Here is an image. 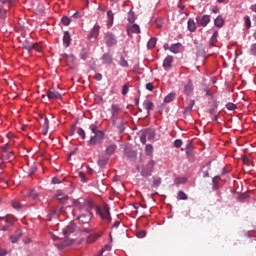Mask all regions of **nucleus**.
Returning <instances> with one entry per match:
<instances>
[{"mask_svg":"<svg viewBox=\"0 0 256 256\" xmlns=\"http://www.w3.org/2000/svg\"><path fill=\"white\" fill-rule=\"evenodd\" d=\"M89 129L94 134L90 137L89 145H101V143H103V139H105V132L99 130L95 124L90 125Z\"/></svg>","mask_w":256,"mask_h":256,"instance_id":"f257e3e1","label":"nucleus"},{"mask_svg":"<svg viewBox=\"0 0 256 256\" xmlns=\"http://www.w3.org/2000/svg\"><path fill=\"white\" fill-rule=\"evenodd\" d=\"M74 215L76 216V219H79L80 223H89L91 219L93 218V213H91V210H74Z\"/></svg>","mask_w":256,"mask_h":256,"instance_id":"f03ea898","label":"nucleus"},{"mask_svg":"<svg viewBox=\"0 0 256 256\" xmlns=\"http://www.w3.org/2000/svg\"><path fill=\"white\" fill-rule=\"evenodd\" d=\"M73 205L76 210L79 211H91L93 209V201L91 200H73Z\"/></svg>","mask_w":256,"mask_h":256,"instance_id":"7ed1b4c3","label":"nucleus"},{"mask_svg":"<svg viewBox=\"0 0 256 256\" xmlns=\"http://www.w3.org/2000/svg\"><path fill=\"white\" fill-rule=\"evenodd\" d=\"M12 159H15V154H13V151L9 149V144H5L1 148V163H5V161H11Z\"/></svg>","mask_w":256,"mask_h":256,"instance_id":"20e7f679","label":"nucleus"},{"mask_svg":"<svg viewBox=\"0 0 256 256\" xmlns=\"http://www.w3.org/2000/svg\"><path fill=\"white\" fill-rule=\"evenodd\" d=\"M155 169V160H149L146 165L142 167L140 174L142 177H151L153 175V171Z\"/></svg>","mask_w":256,"mask_h":256,"instance_id":"39448f33","label":"nucleus"},{"mask_svg":"<svg viewBox=\"0 0 256 256\" xmlns=\"http://www.w3.org/2000/svg\"><path fill=\"white\" fill-rule=\"evenodd\" d=\"M97 213L100 215L101 219L107 221V223H111V212L109 206L104 205L102 208H97Z\"/></svg>","mask_w":256,"mask_h":256,"instance_id":"423d86ee","label":"nucleus"},{"mask_svg":"<svg viewBox=\"0 0 256 256\" xmlns=\"http://www.w3.org/2000/svg\"><path fill=\"white\" fill-rule=\"evenodd\" d=\"M153 139H155V130H153V129L144 130L140 136V141L143 145H145V143H147V140L153 141Z\"/></svg>","mask_w":256,"mask_h":256,"instance_id":"0eeeda50","label":"nucleus"},{"mask_svg":"<svg viewBox=\"0 0 256 256\" xmlns=\"http://www.w3.org/2000/svg\"><path fill=\"white\" fill-rule=\"evenodd\" d=\"M104 41L108 47H115V45L117 44V37H115V34L107 32L104 35Z\"/></svg>","mask_w":256,"mask_h":256,"instance_id":"6e6552de","label":"nucleus"},{"mask_svg":"<svg viewBox=\"0 0 256 256\" xmlns=\"http://www.w3.org/2000/svg\"><path fill=\"white\" fill-rule=\"evenodd\" d=\"M120 107L117 104L111 105V119L113 121V125H117V116L119 115Z\"/></svg>","mask_w":256,"mask_h":256,"instance_id":"1a4fd4ad","label":"nucleus"},{"mask_svg":"<svg viewBox=\"0 0 256 256\" xmlns=\"http://www.w3.org/2000/svg\"><path fill=\"white\" fill-rule=\"evenodd\" d=\"M101 29V26L99 24H95L94 27L91 29L90 33L87 36V39L91 41V39H97L99 37V31Z\"/></svg>","mask_w":256,"mask_h":256,"instance_id":"9d476101","label":"nucleus"},{"mask_svg":"<svg viewBox=\"0 0 256 256\" xmlns=\"http://www.w3.org/2000/svg\"><path fill=\"white\" fill-rule=\"evenodd\" d=\"M197 23L200 27H207L211 23V16L203 15L202 17L196 18Z\"/></svg>","mask_w":256,"mask_h":256,"instance_id":"9b49d317","label":"nucleus"},{"mask_svg":"<svg viewBox=\"0 0 256 256\" xmlns=\"http://www.w3.org/2000/svg\"><path fill=\"white\" fill-rule=\"evenodd\" d=\"M132 33L139 34L141 33V28L137 24H132L127 26V35L128 37H133Z\"/></svg>","mask_w":256,"mask_h":256,"instance_id":"f8f14e48","label":"nucleus"},{"mask_svg":"<svg viewBox=\"0 0 256 256\" xmlns=\"http://www.w3.org/2000/svg\"><path fill=\"white\" fill-rule=\"evenodd\" d=\"M173 56L168 55L163 61V68L165 71H171V67H173Z\"/></svg>","mask_w":256,"mask_h":256,"instance_id":"ddd939ff","label":"nucleus"},{"mask_svg":"<svg viewBox=\"0 0 256 256\" xmlns=\"http://www.w3.org/2000/svg\"><path fill=\"white\" fill-rule=\"evenodd\" d=\"M63 213V207H55L51 210V213L48 214V221H51L53 218L59 217Z\"/></svg>","mask_w":256,"mask_h":256,"instance_id":"4468645a","label":"nucleus"},{"mask_svg":"<svg viewBox=\"0 0 256 256\" xmlns=\"http://www.w3.org/2000/svg\"><path fill=\"white\" fill-rule=\"evenodd\" d=\"M24 197H31L33 201H39V197H41V194L35 190V188L30 189Z\"/></svg>","mask_w":256,"mask_h":256,"instance_id":"2eb2a0df","label":"nucleus"},{"mask_svg":"<svg viewBox=\"0 0 256 256\" xmlns=\"http://www.w3.org/2000/svg\"><path fill=\"white\" fill-rule=\"evenodd\" d=\"M63 45H64V47H70V45H71V34L69 33V31L64 32Z\"/></svg>","mask_w":256,"mask_h":256,"instance_id":"dca6fc26","label":"nucleus"},{"mask_svg":"<svg viewBox=\"0 0 256 256\" xmlns=\"http://www.w3.org/2000/svg\"><path fill=\"white\" fill-rule=\"evenodd\" d=\"M0 220L5 221L7 223V225H4L2 227V231H7V229H9V227H13V221L8 219L7 216H0Z\"/></svg>","mask_w":256,"mask_h":256,"instance_id":"f3484780","label":"nucleus"},{"mask_svg":"<svg viewBox=\"0 0 256 256\" xmlns=\"http://www.w3.org/2000/svg\"><path fill=\"white\" fill-rule=\"evenodd\" d=\"M102 61L104 65H111V63H113V56L109 53H105L102 56Z\"/></svg>","mask_w":256,"mask_h":256,"instance_id":"a211bd4d","label":"nucleus"},{"mask_svg":"<svg viewBox=\"0 0 256 256\" xmlns=\"http://www.w3.org/2000/svg\"><path fill=\"white\" fill-rule=\"evenodd\" d=\"M56 199H58V201H60V203H65L66 201L69 200V196L64 194L63 192L61 191H58L56 193Z\"/></svg>","mask_w":256,"mask_h":256,"instance_id":"6ab92c4d","label":"nucleus"},{"mask_svg":"<svg viewBox=\"0 0 256 256\" xmlns=\"http://www.w3.org/2000/svg\"><path fill=\"white\" fill-rule=\"evenodd\" d=\"M71 233H75V224H70L63 230V235L66 237H69Z\"/></svg>","mask_w":256,"mask_h":256,"instance_id":"aec40b11","label":"nucleus"},{"mask_svg":"<svg viewBox=\"0 0 256 256\" xmlns=\"http://www.w3.org/2000/svg\"><path fill=\"white\" fill-rule=\"evenodd\" d=\"M48 99H61V94L55 90H49L47 92Z\"/></svg>","mask_w":256,"mask_h":256,"instance_id":"412c9836","label":"nucleus"},{"mask_svg":"<svg viewBox=\"0 0 256 256\" xmlns=\"http://www.w3.org/2000/svg\"><path fill=\"white\" fill-rule=\"evenodd\" d=\"M185 95H191L193 93V82L191 80L184 86Z\"/></svg>","mask_w":256,"mask_h":256,"instance_id":"4be33fe9","label":"nucleus"},{"mask_svg":"<svg viewBox=\"0 0 256 256\" xmlns=\"http://www.w3.org/2000/svg\"><path fill=\"white\" fill-rule=\"evenodd\" d=\"M217 37H219V32L214 31L213 35L211 36V38L209 40V47L210 48L215 47V43H217Z\"/></svg>","mask_w":256,"mask_h":256,"instance_id":"5701e85b","label":"nucleus"},{"mask_svg":"<svg viewBox=\"0 0 256 256\" xmlns=\"http://www.w3.org/2000/svg\"><path fill=\"white\" fill-rule=\"evenodd\" d=\"M114 13L113 11L109 10L107 12V17H108V21H107V27L108 29H111V27H113V20H114Z\"/></svg>","mask_w":256,"mask_h":256,"instance_id":"b1692460","label":"nucleus"},{"mask_svg":"<svg viewBox=\"0 0 256 256\" xmlns=\"http://www.w3.org/2000/svg\"><path fill=\"white\" fill-rule=\"evenodd\" d=\"M214 25L215 27H223V25H225V19H223V16H218L215 20H214Z\"/></svg>","mask_w":256,"mask_h":256,"instance_id":"393cba45","label":"nucleus"},{"mask_svg":"<svg viewBox=\"0 0 256 256\" xmlns=\"http://www.w3.org/2000/svg\"><path fill=\"white\" fill-rule=\"evenodd\" d=\"M187 25H188V31H190V33H194V31L197 30V26L195 25V20L189 19Z\"/></svg>","mask_w":256,"mask_h":256,"instance_id":"a878e982","label":"nucleus"},{"mask_svg":"<svg viewBox=\"0 0 256 256\" xmlns=\"http://www.w3.org/2000/svg\"><path fill=\"white\" fill-rule=\"evenodd\" d=\"M117 151V146L115 144H110L106 148V155H113Z\"/></svg>","mask_w":256,"mask_h":256,"instance_id":"bb28decb","label":"nucleus"},{"mask_svg":"<svg viewBox=\"0 0 256 256\" xmlns=\"http://www.w3.org/2000/svg\"><path fill=\"white\" fill-rule=\"evenodd\" d=\"M175 97H177V94L174 92L169 93L167 96H165L164 103H171L175 100Z\"/></svg>","mask_w":256,"mask_h":256,"instance_id":"cd10ccee","label":"nucleus"},{"mask_svg":"<svg viewBox=\"0 0 256 256\" xmlns=\"http://www.w3.org/2000/svg\"><path fill=\"white\" fill-rule=\"evenodd\" d=\"M42 127H43L42 134L47 135V132L49 131V118H47V117L44 118Z\"/></svg>","mask_w":256,"mask_h":256,"instance_id":"c85d7f7f","label":"nucleus"},{"mask_svg":"<svg viewBox=\"0 0 256 256\" xmlns=\"http://www.w3.org/2000/svg\"><path fill=\"white\" fill-rule=\"evenodd\" d=\"M180 48H181V43H175L170 46V51L171 53H174L175 55H177V53H179Z\"/></svg>","mask_w":256,"mask_h":256,"instance_id":"c756f323","label":"nucleus"},{"mask_svg":"<svg viewBox=\"0 0 256 256\" xmlns=\"http://www.w3.org/2000/svg\"><path fill=\"white\" fill-rule=\"evenodd\" d=\"M153 102L149 101V100H145L143 102V107L144 109H146V111H153Z\"/></svg>","mask_w":256,"mask_h":256,"instance_id":"7c9ffc66","label":"nucleus"},{"mask_svg":"<svg viewBox=\"0 0 256 256\" xmlns=\"http://www.w3.org/2000/svg\"><path fill=\"white\" fill-rule=\"evenodd\" d=\"M19 239H21V231H17L16 235H12L10 237L11 243H17L19 241Z\"/></svg>","mask_w":256,"mask_h":256,"instance_id":"2f4dec72","label":"nucleus"},{"mask_svg":"<svg viewBox=\"0 0 256 256\" xmlns=\"http://www.w3.org/2000/svg\"><path fill=\"white\" fill-rule=\"evenodd\" d=\"M156 45H157V38L155 37L150 38L147 44L148 49H154Z\"/></svg>","mask_w":256,"mask_h":256,"instance_id":"473e14b6","label":"nucleus"},{"mask_svg":"<svg viewBox=\"0 0 256 256\" xmlns=\"http://www.w3.org/2000/svg\"><path fill=\"white\" fill-rule=\"evenodd\" d=\"M195 106V100H190L187 107L184 110V113H190V111H193V107Z\"/></svg>","mask_w":256,"mask_h":256,"instance_id":"72a5a7b5","label":"nucleus"},{"mask_svg":"<svg viewBox=\"0 0 256 256\" xmlns=\"http://www.w3.org/2000/svg\"><path fill=\"white\" fill-rule=\"evenodd\" d=\"M159 185H161V177L154 176L152 187H155V189H157L159 187Z\"/></svg>","mask_w":256,"mask_h":256,"instance_id":"f704fd0d","label":"nucleus"},{"mask_svg":"<svg viewBox=\"0 0 256 256\" xmlns=\"http://www.w3.org/2000/svg\"><path fill=\"white\" fill-rule=\"evenodd\" d=\"M117 129H118L119 133H123V131H125V121H123V119L119 120V124L117 125Z\"/></svg>","mask_w":256,"mask_h":256,"instance_id":"c9c22d12","label":"nucleus"},{"mask_svg":"<svg viewBox=\"0 0 256 256\" xmlns=\"http://www.w3.org/2000/svg\"><path fill=\"white\" fill-rule=\"evenodd\" d=\"M87 57H88L87 49L82 48L80 52V59H82L83 61H87Z\"/></svg>","mask_w":256,"mask_h":256,"instance_id":"e433bc0d","label":"nucleus"},{"mask_svg":"<svg viewBox=\"0 0 256 256\" xmlns=\"http://www.w3.org/2000/svg\"><path fill=\"white\" fill-rule=\"evenodd\" d=\"M178 199L180 201H187V199H189V197L187 196V194H185V192L179 191L178 192Z\"/></svg>","mask_w":256,"mask_h":256,"instance_id":"4c0bfd02","label":"nucleus"},{"mask_svg":"<svg viewBox=\"0 0 256 256\" xmlns=\"http://www.w3.org/2000/svg\"><path fill=\"white\" fill-rule=\"evenodd\" d=\"M61 23L67 27V26L71 25V18H69L68 16H63L61 18Z\"/></svg>","mask_w":256,"mask_h":256,"instance_id":"58836bf2","label":"nucleus"},{"mask_svg":"<svg viewBox=\"0 0 256 256\" xmlns=\"http://www.w3.org/2000/svg\"><path fill=\"white\" fill-rule=\"evenodd\" d=\"M108 162H109V158H100L98 160V165L99 167H105V165H107Z\"/></svg>","mask_w":256,"mask_h":256,"instance_id":"ea45409f","label":"nucleus"},{"mask_svg":"<svg viewBox=\"0 0 256 256\" xmlns=\"http://www.w3.org/2000/svg\"><path fill=\"white\" fill-rule=\"evenodd\" d=\"M218 107H219V103L214 102L212 109L209 110L210 115H215V113H217V108Z\"/></svg>","mask_w":256,"mask_h":256,"instance_id":"a19ab883","label":"nucleus"},{"mask_svg":"<svg viewBox=\"0 0 256 256\" xmlns=\"http://www.w3.org/2000/svg\"><path fill=\"white\" fill-rule=\"evenodd\" d=\"M226 109H228V111H235V109H237V105L233 102H229L226 104Z\"/></svg>","mask_w":256,"mask_h":256,"instance_id":"79ce46f5","label":"nucleus"},{"mask_svg":"<svg viewBox=\"0 0 256 256\" xmlns=\"http://www.w3.org/2000/svg\"><path fill=\"white\" fill-rule=\"evenodd\" d=\"M0 187H2V189H7V187H9V183L6 179L0 178Z\"/></svg>","mask_w":256,"mask_h":256,"instance_id":"37998d69","label":"nucleus"},{"mask_svg":"<svg viewBox=\"0 0 256 256\" xmlns=\"http://www.w3.org/2000/svg\"><path fill=\"white\" fill-rule=\"evenodd\" d=\"M119 65L121 67H129V62H127V60L122 56L120 57Z\"/></svg>","mask_w":256,"mask_h":256,"instance_id":"c03bdc74","label":"nucleus"},{"mask_svg":"<svg viewBox=\"0 0 256 256\" xmlns=\"http://www.w3.org/2000/svg\"><path fill=\"white\" fill-rule=\"evenodd\" d=\"M0 3L3 5L8 4L9 7H13L15 5V0H0Z\"/></svg>","mask_w":256,"mask_h":256,"instance_id":"a18cd8bd","label":"nucleus"},{"mask_svg":"<svg viewBox=\"0 0 256 256\" xmlns=\"http://www.w3.org/2000/svg\"><path fill=\"white\" fill-rule=\"evenodd\" d=\"M244 21H245V27L246 29H251V18L249 16H246L244 18Z\"/></svg>","mask_w":256,"mask_h":256,"instance_id":"49530a36","label":"nucleus"},{"mask_svg":"<svg viewBox=\"0 0 256 256\" xmlns=\"http://www.w3.org/2000/svg\"><path fill=\"white\" fill-rule=\"evenodd\" d=\"M77 134L81 137V139H86L85 130H83V128H78Z\"/></svg>","mask_w":256,"mask_h":256,"instance_id":"de8ad7c7","label":"nucleus"},{"mask_svg":"<svg viewBox=\"0 0 256 256\" xmlns=\"http://www.w3.org/2000/svg\"><path fill=\"white\" fill-rule=\"evenodd\" d=\"M128 21L130 23H135V13H133L131 11L128 13Z\"/></svg>","mask_w":256,"mask_h":256,"instance_id":"09e8293b","label":"nucleus"},{"mask_svg":"<svg viewBox=\"0 0 256 256\" xmlns=\"http://www.w3.org/2000/svg\"><path fill=\"white\" fill-rule=\"evenodd\" d=\"M147 235V231L142 230L136 233V236L138 237V239H143V237H146Z\"/></svg>","mask_w":256,"mask_h":256,"instance_id":"8fccbe9b","label":"nucleus"},{"mask_svg":"<svg viewBox=\"0 0 256 256\" xmlns=\"http://www.w3.org/2000/svg\"><path fill=\"white\" fill-rule=\"evenodd\" d=\"M12 207L13 209H17L19 211V209H21V202L13 201Z\"/></svg>","mask_w":256,"mask_h":256,"instance_id":"3c124183","label":"nucleus"},{"mask_svg":"<svg viewBox=\"0 0 256 256\" xmlns=\"http://www.w3.org/2000/svg\"><path fill=\"white\" fill-rule=\"evenodd\" d=\"M181 145H183V141H181V139L174 141V147H176V149H180Z\"/></svg>","mask_w":256,"mask_h":256,"instance_id":"603ef678","label":"nucleus"},{"mask_svg":"<svg viewBox=\"0 0 256 256\" xmlns=\"http://www.w3.org/2000/svg\"><path fill=\"white\" fill-rule=\"evenodd\" d=\"M250 54L256 56V43L250 46Z\"/></svg>","mask_w":256,"mask_h":256,"instance_id":"864d4df0","label":"nucleus"},{"mask_svg":"<svg viewBox=\"0 0 256 256\" xmlns=\"http://www.w3.org/2000/svg\"><path fill=\"white\" fill-rule=\"evenodd\" d=\"M127 93H129V85L125 84L122 87V95H127Z\"/></svg>","mask_w":256,"mask_h":256,"instance_id":"5fc2aeb1","label":"nucleus"},{"mask_svg":"<svg viewBox=\"0 0 256 256\" xmlns=\"http://www.w3.org/2000/svg\"><path fill=\"white\" fill-rule=\"evenodd\" d=\"M79 177H80L82 183H87V178L85 177V173L79 172Z\"/></svg>","mask_w":256,"mask_h":256,"instance_id":"6e6d98bb","label":"nucleus"},{"mask_svg":"<svg viewBox=\"0 0 256 256\" xmlns=\"http://www.w3.org/2000/svg\"><path fill=\"white\" fill-rule=\"evenodd\" d=\"M145 150H146V153H153V145L151 144L146 145Z\"/></svg>","mask_w":256,"mask_h":256,"instance_id":"4d7b16f0","label":"nucleus"},{"mask_svg":"<svg viewBox=\"0 0 256 256\" xmlns=\"http://www.w3.org/2000/svg\"><path fill=\"white\" fill-rule=\"evenodd\" d=\"M219 179H221V176H215V177L212 179L213 185H219Z\"/></svg>","mask_w":256,"mask_h":256,"instance_id":"13d9d810","label":"nucleus"},{"mask_svg":"<svg viewBox=\"0 0 256 256\" xmlns=\"http://www.w3.org/2000/svg\"><path fill=\"white\" fill-rule=\"evenodd\" d=\"M146 89L148 91H153V89H155V86H153V83L149 82L146 84Z\"/></svg>","mask_w":256,"mask_h":256,"instance_id":"bf43d9fd","label":"nucleus"},{"mask_svg":"<svg viewBox=\"0 0 256 256\" xmlns=\"http://www.w3.org/2000/svg\"><path fill=\"white\" fill-rule=\"evenodd\" d=\"M33 47H35V45H25L24 49H26V51H29V53H31L33 51Z\"/></svg>","mask_w":256,"mask_h":256,"instance_id":"052dcab7","label":"nucleus"},{"mask_svg":"<svg viewBox=\"0 0 256 256\" xmlns=\"http://www.w3.org/2000/svg\"><path fill=\"white\" fill-rule=\"evenodd\" d=\"M94 79H96V81H101L103 79V75L101 73H97L95 76H94Z\"/></svg>","mask_w":256,"mask_h":256,"instance_id":"680f3d73","label":"nucleus"},{"mask_svg":"<svg viewBox=\"0 0 256 256\" xmlns=\"http://www.w3.org/2000/svg\"><path fill=\"white\" fill-rule=\"evenodd\" d=\"M32 45H35V47H32V51H33V49H34L35 51H41V45H39V44H37V43H34V44H32Z\"/></svg>","mask_w":256,"mask_h":256,"instance_id":"e2e57ef3","label":"nucleus"},{"mask_svg":"<svg viewBox=\"0 0 256 256\" xmlns=\"http://www.w3.org/2000/svg\"><path fill=\"white\" fill-rule=\"evenodd\" d=\"M72 17H73L74 19H81V13L76 12V13H74V14L72 15Z\"/></svg>","mask_w":256,"mask_h":256,"instance_id":"0e129e2a","label":"nucleus"},{"mask_svg":"<svg viewBox=\"0 0 256 256\" xmlns=\"http://www.w3.org/2000/svg\"><path fill=\"white\" fill-rule=\"evenodd\" d=\"M52 183H53L54 185H57V184H59V183H61V182L59 181V178L54 177V178H52Z\"/></svg>","mask_w":256,"mask_h":256,"instance_id":"69168bd1","label":"nucleus"},{"mask_svg":"<svg viewBox=\"0 0 256 256\" xmlns=\"http://www.w3.org/2000/svg\"><path fill=\"white\" fill-rule=\"evenodd\" d=\"M3 163L5 162H1V159H0V175L1 173H3V169H5V165H3Z\"/></svg>","mask_w":256,"mask_h":256,"instance_id":"338daca9","label":"nucleus"},{"mask_svg":"<svg viewBox=\"0 0 256 256\" xmlns=\"http://www.w3.org/2000/svg\"><path fill=\"white\" fill-rule=\"evenodd\" d=\"M251 11H253L254 13H256V4H253L251 7H250Z\"/></svg>","mask_w":256,"mask_h":256,"instance_id":"774afa93","label":"nucleus"}]
</instances>
